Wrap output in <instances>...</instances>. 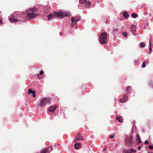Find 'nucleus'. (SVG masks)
Segmentation results:
<instances>
[{
  "label": "nucleus",
  "mask_w": 153,
  "mask_h": 153,
  "mask_svg": "<svg viewBox=\"0 0 153 153\" xmlns=\"http://www.w3.org/2000/svg\"><path fill=\"white\" fill-rule=\"evenodd\" d=\"M56 106L54 105V106H52L50 107L48 109V110L49 111L51 112H53L56 109Z\"/></svg>",
  "instance_id": "13"
},
{
  "label": "nucleus",
  "mask_w": 153,
  "mask_h": 153,
  "mask_svg": "<svg viewBox=\"0 0 153 153\" xmlns=\"http://www.w3.org/2000/svg\"><path fill=\"white\" fill-rule=\"evenodd\" d=\"M137 60H135L134 61V63L135 65H136L138 63Z\"/></svg>",
  "instance_id": "27"
},
{
  "label": "nucleus",
  "mask_w": 153,
  "mask_h": 153,
  "mask_svg": "<svg viewBox=\"0 0 153 153\" xmlns=\"http://www.w3.org/2000/svg\"><path fill=\"white\" fill-rule=\"evenodd\" d=\"M103 150H105V149H103Z\"/></svg>",
  "instance_id": "44"
},
{
  "label": "nucleus",
  "mask_w": 153,
  "mask_h": 153,
  "mask_svg": "<svg viewBox=\"0 0 153 153\" xmlns=\"http://www.w3.org/2000/svg\"><path fill=\"white\" fill-rule=\"evenodd\" d=\"M136 137H137V138H140L139 135L138 134H137Z\"/></svg>",
  "instance_id": "36"
},
{
  "label": "nucleus",
  "mask_w": 153,
  "mask_h": 153,
  "mask_svg": "<svg viewBox=\"0 0 153 153\" xmlns=\"http://www.w3.org/2000/svg\"><path fill=\"white\" fill-rule=\"evenodd\" d=\"M80 18H77V19H76L74 17H73L71 18V21L72 23H74L75 25H76L77 22L80 20Z\"/></svg>",
  "instance_id": "7"
},
{
  "label": "nucleus",
  "mask_w": 153,
  "mask_h": 153,
  "mask_svg": "<svg viewBox=\"0 0 153 153\" xmlns=\"http://www.w3.org/2000/svg\"><path fill=\"white\" fill-rule=\"evenodd\" d=\"M49 148L43 149L41 152V153H49L48 151Z\"/></svg>",
  "instance_id": "16"
},
{
  "label": "nucleus",
  "mask_w": 153,
  "mask_h": 153,
  "mask_svg": "<svg viewBox=\"0 0 153 153\" xmlns=\"http://www.w3.org/2000/svg\"><path fill=\"white\" fill-rule=\"evenodd\" d=\"M151 39H150V41H149V46L150 47H149V52H148V53H151V52H152V48H151Z\"/></svg>",
  "instance_id": "21"
},
{
  "label": "nucleus",
  "mask_w": 153,
  "mask_h": 153,
  "mask_svg": "<svg viewBox=\"0 0 153 153\" xmlns=\"http://www.w3.org/2000/svg\"><path fill=\"white\" fill-rule=\"evenodd\" d=\"M53 13V15L52 13H51L48 16L47 20L49 21L53 19L54 18V15L59 18L68 16L71 15L70 13L62 10H59L58 12H54Z\"/></svg>",
  "instance_id": "1"
},
{
  "label": "nucleus",
  "mask_w": 153,
  "mask_h": 153,
  "mask_svg": "<svg viewBox=\"0 0 153 153\" xmlns=\"http://www.w3.org/2000/svg\"><path fill=\"white\" fill-rule=\"evenodd\" d=\"M49 149H48V151H49V149H50V151H51L53 150V147L51 146H50L49 148H48Z\"/></svg>",
  "instance_id": "31"
},
{
  "label": "nucleus",
  "mask_w": 153,
  "mask_h": 153,
  "mask_svg": "<svg viewBox=\"0 0 153 153\" xmlns=\"http://www.w3.org/2000/svg\"><path fill=\"white\" fill-rule=\"evenodd\" d=\"M116 119L120 122H122L123 120V119L121 116L118 117L117 115L116 116Z\"/></svg>",
  "instance_id": "12"
},
{
  "label": "nucleus",
  "mask_w": 153,
  "mask_h": 153,
  "mask_svg": "<svg viewBox=\"0 0 153 153\" xmlns=\"http://www.w3.org/2000/svg\"><path fill=\"white\" fill-rule=\"evenodd\" d=\"M137 141H138V143H141V141L140 140V138H137Z\"/></svg>",
  "instance_id": "26"
},
{
  "label": "nucleus",
  "mask_w": 153,
  "mask_h": 153,
  "mask_svg": "<svg viewBox=\"0 0 153 153\" xmlns=\"http://www.w3.org/2000/svg\"><path fill=\"white\" fill-rule=\"evenodd\" d=\"M123 15L125 18H128L129 16L128 13L126 11H125L123 13Z\"/></svg>",
  "instance_id": "14"
},
{
  "label": "nucleus",
  "mask_w": 153,
  "mask_h": 153,
  "mask_svg": "<svg viewBox=\"0 0 153 153\" xmlns=\"http://www.w3.org/2000/svg\"><path fill=\"white\" fill-rule=\"evenodd\" d=\"M83 139L82 137L80 136L79 134L77 135L76 137V139L74 140V142L80 140H83Z\"/></svg>",
  "instance_id": "9"
},
{
  "label": "nucleus",
  "mask_w": 153,
  "mask_h": 153,
  "mask_svg": "<svg viewBox=\"0 0 153 153\" xmlns=\"http://www.w3.org/2000/svg\"><path fill=\"white\" fill-rule=\"evenodd\" d=\"M150 87H151L152 88H153V83H152V82L150 83Z\"/></svg>",
  "instance_id": "30"
},
{
  "label": "nucleus",
  "mask_w": 153,
  "mask_h": 153,
  "mask_svg": "<svg viewBox=\"0 0 153 153\" xmlns=\"http://www.w3.org/2000/svg\"><path fill=\"white\" fill-rule=\"evenodd\" d=\"M132 88V87L131 86H129L127 88V89L125 91V94H127L128 93V91L129 90H131Z\"/></svg>",
  "instance_id": "18"
},
{
  "label": "nucleus",
  "mask_w": 153,
  "mask_h": 153,
  "mask_svg": "<svg viewBox=\"0 0 153 153\" xmlns=\"http://www.w3.org/2000/svg\"><path fill=\"white\" fill-rule=\"evenodd\" d=\"M149 143L148 141V140H146L145 142V143L146 144H147Z\"/></svg>",
  "instance_id": "35"
},
{
  "label": "nucleus",
  "mask_w": 153,
  "mask_h": 153,
  "mask_svg": "<svg viewBox=\"0 0 153 153\" xmlns=\"http://www.w3.org/2000/svg\"><path fill=\"white\" fill-rule=\"evenodd\" d=\"M43 73H44L43 71L42 70H41L40 71V73L39 74H40V75H41Z\"/></svg>",
  "instance_id": "33"
},
{
  "label": "nucleus",
  "mask_w": 153,
  "mask_h": 153,
  "mask_svg": "<svg viewBox=\"0 0 153 153\" xmlns=\"http://www.w3.org/2000/svg\"><path fill=\"white\" fill-rule=\"evenodd\" d=\"M28 93L29 94H32V96L33 97L36 96L35 91H32L31 89H30L28 91Z\"/></svg>",
  "instance_id": "10"
},
{
  "label": "nucleus",
  "mask_w": 153,
  "mask_h": 153,
  "mask_svg": "<svg viewBox=\"0 0 153 153\" xmlns=\"http://www.w3.org/2000/svg\"><path fill=\"white\" fill-rule=\"evenodd\" d=\"M149 149H153V146L151 145H149Z\"/></svg>",
  "instance_id": "32"
},
{
  "label": "nucleus",
  "mask_w": 153,
  "mask_h": 153,
  "mask_svg": "<svg viewBox=\"0 0 153 153\" xmlns=\"http://www.w3.org/2000/svg\"><path fill=\"white\" fill-rule=\"evenodd\" d=\"M86 0H79V2L81 4H83L85 2Z\"/></svg>",
  "instance_id": "24"
},
{
  "label": "nucleus",
  "mask_w": 153,
  "mask_h": 153,
  "mask_svg": "<svg viewBox=\"0 0 153 153\" xmlns=\"http://www.w3.org/2000/svg\"><path fill=\"white\" fill-rule=\"evenodd\" d=\"M128 97L126 95H125L123 96V99H121L120 100V102L122 103H124L126 102L128 100Z\"/></svg>",
  "instance_id": "8"
},
{
  "label": "nucleus",
  "mask_w": 153,
  "mask_h": 153,
  "mask_svg": "<svg viewBox=\"0 0 153 153\" xmlns=\"http://www.w3.org/2000/svg\"><path fill=\"white\" fill-rule=\"evenodd\" d=\"M50 103V99L48 98H43L40 100V103L38 104V106L42 107L47 104Z\"/></svg>",
  "instance_id": "3"
},
{
  "label": "nucleus",
  "mask_w": 153,
  "mask_h": 153,
  "mask_svg": "<svg viewBox=\"0 0 153 153\" xmlns=\"http://www.w3.org/2000/svg\"><path fill=\"white\" fill-rule=\"evenodd\" d=\"M133 138V136L131 135L129 137H127L125 141V143L126 145L130 146L132 144V140Z\"/></svg>",
  "instance_id": "6"
},
{
  "label": "nucleus",
  "mask_w": 153,
  "mask_h": 153,
  "mask_svg": "<svg viewBox=\"0 0 153 153\" xmlns=\"http://www.w3.org/2000/svg\"><path fill=\"white\" fill-rule=\"evenodd\" d=\"M37 77L38 78H39V79H41L42 78V77L41 76V75L39 74H38L37 75Z\"/></svg>",
  "instance_id": "28"
},
{
  "label": "nucleus",
  "mask_w": 153,
  "mask_h": 153,
  "mask_svg": "<svg viewBox=\"0 0 153 153\" xmlns=\"http://www.w3.org/2000/svg\"><path fill=\"white\" fill-rule=\"evenodd\" d=\"M107 34L105 32H103L101 34L99 38L100 42L102 44H105L107 42Z\"/></svg>",
  "instance_id": "4"
},
{
  "label": "nucleus",
  "mask_w": 153,
  "mask_h": 153,
  "mask_svg": "<svg viewBox=\"0 0 153 153\" xmlns=\"http://www.w3.org/2000/svg\"><path fill=\"white\" fill-rule=\"evenodd\" d=\"M81 146V145L79 143H76L74 145V147L75 149H78Z\"/></svg>",
  "instance_id": "11"
},
{
  "label": "nucleus",
  "mask_w": 153,
  "mask_h": 153,
  "mask_svg": "<svg viewBox=\"0 0 153 153\" xmlns=\"http://www.w3.org/2000/svg\"><path fill=\"white\" fill-rule=\"evenodd\" d=\"M77 28V26H76V28Z\"/></svg>",
  "instance_id": "43"
},
{
  "label": "nucleus",
  "mask_w": 153,
  "mask_h": 153,
  "mask_svg": "<svg viewBox=\"0 0 153 153\" xmlns=\"http://www.w3.org/2000/svg\"><path fill=\"white\" fill-rule=\"evenodd\" d=\"M20 16L19 13H14L11 15L10 16H9V19L12 22H16L17 21L19 20L18 19H16L14 18L15 17H19ZM20 20V19H19Z\"/></svg>",
  "instance_id": "5"
},
{
  "label": "nucleus",
  "mask_w": 153,
  "mask_h": 153,
  "mask_svg": "<svg viewBox=\"0 0 153 153\" xmlns=\"http://www.w3.org/2000/svg\"><path fill=\"white\" fill-rule=\"evenodd\" d=\"M21 17H22L23 16V15H22V16H21Z\"/></svg>",
  "instance_id": "41"
},
{
  "label": "nucleus",
  "mask_w": 153,
  "mask_h": 153,
  "mask_svg": "<svg viewBox=\"0 0 153 153\" xmlns=\"http://www.w3.org/2000/svg\"><path fill=\"white\" fill-rule=\"evenodd\" d=\"M38 11L36 8H31L27 10V13L26 14V16L29 19H33L37 16L38 15V13L35 12Z\"/></svg>",
  "instance_id": "2"
},
{
  "label": "nucleus",
  "mask_w": 153,
  "mask_h": 153,
  "mask_svg": "<svg viewBox=\"0 0 153 153\" xmlns=\"http://www.w3.org/2000/svg\"><path fill=\"white\" fill-rule=\"evenodd\" d=\"M141 146H139V147H138V149L139 150H140L141 149Z\"/></svg>",
  "instance_id": "38"
},
{
  "label": "nucleus",
  "mask_w": 153,
  "mask_h": 153,
  "mask_svg": "<svg viewBox=\"0 0 153 153\" xmlns=\"http://www.w3.org/2000/svg\"><path fill=\"white\" fill-rule=\"evenodd\" d=\"M132 32V34H133L134 35V36H135L136 35V34L135 33H133V32Z\"/></svg>",
  "instance_id": "37"
},
{
  "label": "nucleus",
  "mask_w": 153,
  "mask_h": 153,
  "mask_svg": "<svg viewBox=\"0 0 153 153\" xmlns=\"http://www.w3.org/2000/svg\"><path fill=\"white\" fill-rule=\"evenodd\" d=\"M131 16L132 17H133V18H137V15L136 13H132Z\"/></svg>",
  "instance_id": "20"
},
{
  "label": "nucleus",
  "mask_w": 153,
  "mask_h": 153,
  "mask_svg": "<svg viewBox=\"0 0 153 153\" xmlns=\"http://www.w3.org/2000/svg\"><path fill=\"white\" fill-rule=\"evenodd\" d=\"M148 153H153V152H148Z\"/></svg>",
  "instance_id": "40"
},
{
  "label": "nucleus",
  "mask_w": 153,
  "mask_h": 153,
  "mask_svg": "<svg viewBox=\"0 0 153 153\" xmlns=\"http://www.w3.org/2000/svg\"><path fill=\"white\" fill-rule=\"evenodd\" d=\"M131 152H135L136 151H134L132 149H131L129 150H128L126 151L125 153H132Z\"/></svg>",
  "instance_id": "19"
},
{
  "label": "nucleus",
  "mask_w": 153,
  "mask_h": 153,
  "mask_svg": "<svg viewBox=\"0 0 153 153\" xmlns=\"http://www.w3.org/2000/svg\"><path fill=\"white\" fill-rule=\"evenodd\" d=\"M84 4L85 7L88 8H89L91 5V2L89 1H86L84 3Z\"/></svg>",
  "instance_id": "15"
},
{
  "label": "nucleus",
  "mask_w": 153,
  "mask_h": 153,
  "mask_svg": "<svg viewBox=\"0 0 153 153\" xmlns=\"http://www.w3.org/2000/svg\"><path fill=\"white\" fill-rule=\"evenodd\" d=\"M118 29H114V30L113 31V33H117L118 32ZM114 35H115L114 34Z\"/></svg>",
  "instance_id": "22"
},
{
  "label": "nucleus",
  "mask_w": 153,
  "mask_h": 153,
  "mask_svg": "<svg viewBox=\"0 0 153 153\" xmlns=\"http://www.w3.org/2000/svg\"><path fill=\"white\" fill-rule=\"evenodd\" d=\"M130 28L131 30V32L135 31L136 29V27L133 25H132L131 26Z\"/></svg>",
  "instance_id": "17"
},
{
  "label": "nucleus",
  "mask_w": 153,
  "mask_h": 153,
  "mask_svg": "<svg viewBox=\"0 0 153 153\" xmlns=\"http://www.w3.org/2000/svg\"><path fill=\"white\" fill-rule=\"evenodd\" d=\"M140 46L141 47L143 48L145 47V44L143 42H141L140 44Z\"/></svg>",
  "instance_id": "25"
},
{
  "label": "nucleus",
  "mask_w": 153,
  "mask_h": 153,
  "mask_svg": "<svg viewBox=\"0 0 153 153\" xmlns=\"http://www.w3.org/2000/svg\"><path fill=\"white\" fill-rule=\"evenodd\" d=\"M3 24L2 20L0 18V24Z\"/></svg>",
  "instance_id": "34"
},
{
  "label": "nucleus",
  "mask_w": 153,
  "mask_h": 153,
  "mask_svg": "<svg viewBox=\"0 0 153 153\" xmlns=\"http://www.w3.org/2000/svg\"><path fill=\"white\" fill-rule=\"evenodd\" d=\"M123 34H124V36L125 37H126V36H127L124 33H123Z\"/></svg>",
  "instance_id": "39"
},
{
  "label": "nucleus",
  "mask_w": 153,
  "mask_h": 153,
  "mask_svg": "<svg viewBox=\"0 0 153 153\" xmlns=\"http://www.w3.org/2000/svg\"><path fill=\"white\" fill-rule=\"evenodd\" d=\"M146 61H144L143 62L142 65L141 66V67H142L144 68H145L146 67Z\"/></svg>",
  "instance_id": "23"
},
{
  "label": "nucleus",
  "mask_w": 153,
  "mask_h": 153,
  "mask_svg": "<svg viewBox=\"0 0 153 153\" xmlns=\"http://www.w3.org/2000/svg\"><path fill=\"white\" fill-rule=\"evenodd\" d=\"M21 21H22V22H24V20H22Z\"/></svg>",
  "instance_id": "42"
},
{
  "label": "nucleus",
  "mask_w": 153,
  "mask_h": 153,
  "mask_svg": "<svg viewBox=\"0 0 153 153\" xmlns=\"http://www.w3.org/2000/svg\"><path fill=\"white\" fill-rule=\"evenodd\" d=\"M126 34H127V33H126Z\"/></svg>",
  "instance_id": "45"
},
{
  "label": "nucleus",
  "mask_w": 153,
  "mask_h": 153,
  "mask_svg": "<svg viewBox=\"0 0 153 153\" xmlns=\"http://www.w3.org/2000/svg\"><path fill=\"white\" fill-rule=\"evenodd\" d=\"M114 136H115L114 134H112L110 136V137L111 139H112L114 138Z\"/></svg>",
  "instance_id": "29"
}]
</instances>
